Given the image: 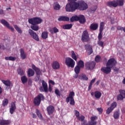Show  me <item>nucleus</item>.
I'll list each match as a JSON object with an SVG mask.
<instances>
[{
  "mask_svg": "<svg viewBox=\"0 0 125 125\" xmlns=\"http://www.w3.org/2000/svg\"><path fill=\"white\" fill-rule=\"evenodd\" d=\"M72 10L70 12H75L76 10L83 11L88 8V5L83 0H79L77 2H74V7L73 6Z\"/></svg>",
  "mask_w": 125,
  "mask_h": 125,
  "instance_id": "1",
  "label": "nucleus"
},
{
  "mask_svg": "<svg viewBox=\"0 0 125 125\" xmlns=\"http://www.w3.org/2000/svg\"><path fill=\"white\" fill-rule=\"evenodd\" d=\"M42 22V20L41 18L34 17L33 18L28 19V23L31 24L30 26L31 29L33 31H39L40 28L39 27V24H41Z\"/></svg>",
  "mask_w": 125,
  "mask_h": 125,
  "instance_id": "2",
  "label": "nucleus"
},
{
  "mask_svg": "<svg viewBox=\"0 0 125 125\" xmlns=\"http://www.w3.org/2000/svg\"><path fill=\"white\" fill-rule=\"evenodd\" d=\"M124 0H120L119 3L116 0L109 1L107 2V5L109 7L116 8L117 6H123L124 5Z\"/></svg>",
  "mask_w": 125,
  "mask_h": 125,
  "instance_id": "3",
  "label": "nucleus"
},
{
  "mask_svg": "<svg viewBox=\"0 0 125 125\" xmlns=\"http://www.w3.org/2000/svg\"><path fill=\"white\" fill-rule=\"evenodd\" d=\"M44 100V96L42 93H40L37 95L33 100V103L35 106H40L41 102Z\"/></svg>",
  "mask_w": 125,
  "mask_h": 125,
  "instance_id": "4",
  "label": "nucleus"
},
{
  "mask_svg": "<svg viewBox=\"0 0 125 125\" xmlns=\"http://www.w3.org/2000/svg\"><path fill=\"white\" fill-rule=\"evenodd\" d=\"M98 119V117L96 116H92L90 118V121L88 122V124L87 123V121L86 120H83L82 123V125H97V121L96 120Z\"/></svg>",
  "mask_w": 125,
  "mask_h": 125,
  "instance_id": "5",
  "label": "nucleus"
},
{
  "mask_svg": "<svg viewBox=\"0 0 125 125\" xmlns=\"http://www.w3.org/2000/svg\"><path fill=\"white\" fill-rule=\"evenodd\" d=\"M77 0H68L69 2H68L66 6H65V11L67 12H71V11L73 9V7H75V2H76Z\"/></svg>",
  "mask_w": 125,
  "mask_h": 125,
  "instance_id": "6",
  "label": "nucleus"
},
{
  "mask_svg": "<svg viewBox=\"0 0 125 125\" xmlns=\"http://www.w3.org/2000/svg\"><path fill=\"white\" fill-rule=\"evenodd\" d=\"M81 40L83 42H88L90 41V38L89 37V34L87 30L83 31L81 37Z\"/></svg>",
  "mask_w": 125,
  "mask_h": 125,
  "instance_id": "7",
  "label": "nucleus"
},
{
  "mask_svg": "<svg viewBox=\"0 0 125 125\" xmlns=\"http://www.w3.org/2000/svg\"><path fill=\"white\" fill-rule=\"evenodd\" d=\"M95 66H96V62L94 61L92 62H87L85 64V67L86 70L92 71L94 68H95Z\"/></svg>",
  "mask_w": 125,
  "mask_h": 125,
  "instance_id": "8",
  "label": "nucleus"
},
{
  "mask_svg": "<svg viewBox=\"0 0 125 125\" xmlns=\"http://www.w3.org/2000/svg\"><path fill=\"white\" fill-rule=\"evenodd\" d=\"M65 64L69 67L74 68V67H75V64H76V62L72 58L67 57L65 58Z\"/></svg>",
  "mask_w": 125,
  "mask_h": 125,
  "instance_id": "9",
  "label": "nucleus"
},
{
  "mask_svg": "<svg viewBox=\"0 0 125 125\" xmlns=\"http://www.w3.org/2000/svg\"><path fill=\"white\" fill-rule=\"evenodd\" d=\"M105 26V23L104 22L102 21L100 23L99 27V33L98 36V41H101L102 40V38H103V35H102V33L103 32V30H104V27Z\"/></svg>",
  "mask_w": 125,
  "mask_h": 125,
  "instance_id": "10",
  "label": "nucleus"
},
{
  "mask_svg": "<svg viewBox=\"0 0 125 125\" xmlns=\"http://www.w3.org/2000/svg\"><path fill=\"white\" fill-rule=\"evenodd\" d=\"M42 86L39 87V90L41 92H47L48 91V86H47V83L44 81V80L42 81Z\"/></svg>",
  "mask_w": 125,
  "mask_h": 125,
  "instance_id": "11",
  "label": "nucleus"
},
{
  "mask_svg": "<svg viewBox=\"0 0 125 125\" xmlns=\"http://www.w3.org/2000/svg\"><path fill=\"white\" fill-rule=\"evenodd\" d=\"M117 61H116L114 58H111L108 60L106 63V66H108V67L112 68L113 67H115Z\"/></svg>",
  "mask_w": 125,
  "mask_h": 125,
  "instance_id": "12",
  "label": "nucleus"
},
{
  "mask_svg": "<svg viewBox=\"0 0 125 125\" xmlns=\"http://www.w3.org/2000/svg\"><path fill=\"white\" fill-rule=\"evenodd\" d=\"M28 32L30 36L32 37V38L34 39V40L37 41V42H40V38H39V36H38L37 35V33L36 32H34L33 30L29 29Z\"/></svg>",
  "mask_w": 125,
  "mask_h": 125,
  "instance_id": "13",
  "label": "nucleus"
},
{
  "mask_svg": "<svg viewBox=\"0 0 125 125\" xmlns=\"http://www.w3.org/2000/svg\"><path fill=\"white\" fill-rule=\"evenodd\" d=\"M0 23L2 24L5 27H6L8 29H9L10 30L12 31V32H13L14 31V28L9 25V23L8 22H7L5 20L2 19L0 21Z\"/></svg>",
  "mask_w": 125,
  "mask_h": 125,
  "instance_id": "14",
  "label": "nucleus"
},
{
  "mask_svg": "<svg viewBox=\"0 0 125 125\" xmlns=\"http://www.w3.org/2000/svg\"><path fill=\"white\" fill-rule=\"evenodd\" d=\"M111 69L112 68L108 66H106V67L104 66L101 68V71H102L103 73H104V74L108 75V74L111 73V71H112Z\"/></svg>",
  "mask_w": 125,
  "mask_h": 125,
  "instance_id": "15",
  "label": "nucleus"
},
{
  "mask_svg": "<svg viewBox=\"0 0 125 125\" xmlns=\"http://www.w3.org/2000/svg\"><path fill=\"white\" fill-rule=\"evenodd\" d=\"M85 49L88 52V55L92 54L93 50L92 49V46L89 44H86L84 45Z\"/></svg>",
  "mask_w": 125,
  "mask_h": 125,
  "instance_id": "16",
  "label": "nucleus"
},
{
  "mask_svg": "<svg viewBox=\"0 0 125 125\" xmlns=\"http://www.w3.org/2000/svg\"><path fill=\"white\" fill-rule=\"evenodd\" d=\"M31 67L32 69L35 71L36 74V76H41V74H42V71H41V69L36 66V65L34 64L31 65Z\"/></svg>",
  "mask_w": 125,
  "mask_h": 125,
  "instance_id": "17",
  "label": "nucleus"
},
{
  "mask_svg": "<svg viewBox=\"0 0 125 125\" xmlns=\"http://www.w3.org/2000/svg\"><path fill=\"white\" fill-rule=\"evenodd\" d=\"M77 21H79L81 24H84L85 23V17L83 15H80L78 16Z\"/></svg>",
  "mask_w": 125,
  "mask_h": 125,
  "instance_id": "18",
  "label": "nucleus"
},
{
  "mask_svg": "<svg viewBox=\"0 0 125 125\" xmlns=\"http://www.w3.org/2000/svg\"><path fill=\"white\" fill-rule=\"evenodd\" d=\"M54 110H55L54 106L52 105H49L47 107L48 115H49V116H50V115H52V114L54 113Z\"/></svg>",
  "mask_w": 125,
  "mask_h": 125,
  "instance_id": "19",
  "label": "nucleus"
},
{
  "mask_svg": "<svg viewBox=\"0 0 125 125\" xmlns=\"http://www.w3.org/2000/svg\"><path fill=\"white\" fill-rule=\"evenodd\" d=\"M99 25L98 23H92L89 26L91 31H96L98 29Z\"/></svg>",
  "mask_w": 125,
  "mask_h": 125,
  "instance_id": "20",
  "label": "nucleus"
},
{
  "mask_svg": "<svg viewBox=\"0 0 125 125\" xmlns=\"http://www.w3.org/2000/svg\"><path fill=\"white\" fill-rule=\"evenodd\" d=\"M52 67L54 70H58L60 68V63L57 61L53 62Z\"/></svg>",
  "mask_w": 125,
  "mask_h": 125,
  "instance_id": "21",
  "label": "nucleus"
},
{
  "mask_svg": "<svg viewBox=\"0 0 125 125\" xmlns=\"http://www.w3.org/2000/svg\"><path fill=\"white\" fill-rule=\"evenodd\" d=\"M20 55H21V59L22 60L26 59V58H27V55H26V53H25V51H24V49L21 48L20 50Z\"/></svg>",
  "mask_w": 125,
  "mask_h": 125,
  "instance_id": "22",
  "label": "nucleus"
},
{
  "mask_svg": "<svg viewBox=\"0 0 125 125\" xmlns=\"http://www.w3.org/2000/svg\"><path fill=\"white\" fill-rule=\"evenodd\" d=\"M11 108H10V113L12 114L14 113L15 111L16 110V105L15 103H12L11 104Z\"/></svg>",
  "mask_w": 125,
  "mask_h": 125,
  "instance_id": "23",
  "label": "nucleus"
},
{
  "mask_svg": "<svg viewBox=\"0 0 125 125\" xmlns=\"http://www.w3.org/2000/svg\"><path fill=\"white\" fill-rule=\"evenodd\" d=\"M74 96H75V92L73 91L70 92L69 96L66 98V102L69 103V102H70V99L74 98Z\"/></svg>",
  "mask_w": 125,
  "mask_h": 125,
  "instance_id": "24",
  "label": "nucleus"
},
{
  "mask_svg": "<svg viewBox=\"0 0 125 125\" xmlns=\"http://www.w3.org/2000/svg\"><path fill=\"white\" fill-rule=\"evenodd\" d=\"M58 21L61 22V21H69L70 19L68 17L66 16H60L58 19Z\"/></svg>",
  "mask_w": 125,
  "mask_h": 125,
  "instance_id": "25",
  "label": "nucleus"
},
{
  "mask_svg": "<svg viewBox=\"0 0 125 125\" xmlns=\"http://www.w3.org/2000/svg\"><path fill=\"white\" fill-rule=\"evenodd\" d=\"M49 32H50L51 35H53L54 33L55 34H56V33H58V32H59V29H58V28L56 27H54L52 28V29L51 28H50L49 29Z\"/></svg>",
  "mask_w": 125,
  "mask_h": 125,
  "instance_id": "26",
  "label": "nucleus"
},
{
  "mask_svg": "<svg viewBox=\"0 0 125 125\" xmlns=\"http://www.w3.org/2000/svg\"><path fill=\"white\" fill-rule=\"evenodd\" d=\"M41 37L43 40H46L48 38V32L47 31L42 32Z\"/></svg>",
  "mask_w": 125,
  "mask_h": 125,
  "instance_id": "27",
  "label": "nucleus"
},
{
  "mask_svg": "<svg viewBox=\"0 0 125 125\" xmlns=\"http://www.w3.org/2000/svg\"><path fill=\"white\" fill-rule=\"evenodd\" d=\"M72 27H73V24H66L62 25V29H63V30H70Z\"/></svg>",
  "mask_w": 125,
  "mask_h": 125,
  "instance_id": "28",
  "label": "nucleus"
},
{
  "mask_svg": "<svg viewBox=\"0 0 125 125\" xmlns=\"http://www.w3.org/2000/svg\"><path fill=\"white\" fill-rule=\"evenodd\" d=\"M27 75L29 78L33 77L35 75V71L33 70L31 68H29L27 71Z\"/></svg>",
  "mask_w": 125,
  "mask_h": 125,
  "instance_id": "29",
  "label": "nucleus"
},
{
  "mask_svg": "<svg viewBox=\"0 0 125 125\" xmlns=\"http://www.w3.org/2000/svg\"><path fill=\"white\" fill-rule=\"evenodd\" d=\"M94 95L95 98H97V99H99L100 97H101L102 94L99 91H96L94 92Z\"/></svg>",
  "mask_w": 125,
  "mask_h": 125,
  "instance_id": "30",
  "label": "nucleus"
},
{
  "mask_svg": "<svg viewBox=\"0 0 125 125\" xmlns=\"http://www.w3.org/2000/svg\"><path fill=\"white\" fill-rule=\"evenodd\" d=\"M21 81L22 83L23 84H25V83H27V82H28V78L25 75H24L23 76H22L21 78Z\"/></svg>",
  "mask_w": 125,
  "mask_h": 125,
  "instance_id": "31",
  "label": "nucleus"
},
{
  "mask_svg": "<svg viewBox=\"0 0 125 125\" xmlns=\"http://www.w3.org/2000/svg\"><path fill=\"white\" fill-rule=\"evenodd\" d=\"M10 124V121L8 120H0V125H8Z\"/></svg>",
  "mask_w": 125,
  "mask_h": 125,
  "instance_id": "32",
  "label": "nucleus"
},
{
  "mask_svg": "<svg viewBox=\"0 0 125 125\" xmlns=\"http://www.w3.org/2000/svg\"><path fill=\"white\" fill-rule=\"evenodd\" d=\"M95 81H96V78H94L90 82V83L88 88V91H89L91 89V88L92 87V84H93V83L95 82Z\"/></svg>",
  "mask_w": 125,
  "mask_h": 125,
  "instance_id": "33",
  "label": "nucleus"
},
{
  "mask_svg": "<svg viewBox=\"0 0 125 125\" xmlns=\"http://www.w3.org/2000/svg\"><path fill=\"white\" fill-rule=\"evenodd\" d=\"M79 80H83V81H88V78L86 77L85 74H82L81 76H79Z\"/></svg>",
  "mask_w": 125,
  "mask_h": 125,
  "instance_id": "34",
  "label": "nucleus"
},
{
  "mask_svg": "<svg viewBox=\"0 0 125 125\" xmlns=\"http://www.w3.org/2000/svg\"><path fill=\"white\" fill-rule=\"evenodd\" d=\"M1 82L6 86H10L11 85V82L9 80H1Z\"/></svg>",
  "mask_w": 125,
  "mask_h": 125,
  "instance_id": "35",
  "label": "nucleus"
},
{
  "mask_svg": "<svg viewBox=\"0 0 125 125\" xmlns=\"http://www.w3.org/2000/svg\"><path fill=\"white\" fill-rule=\"evenodd\" d=\"M5 59L8 61H15L16 60V57L10 56L5 57Z\"/></svg>",
  "mask_w": 125,
  "mask_h": 125,
  "instance_id": "36",
  "label": "nucleus"
},
{
  "mask_svg": "<svg viewBox=\"0 0 125 125\" xmlns=\"http://www.w3.org/2000/svg\"><path fill=\"white\" fill-rule=\"evenodd\" d=\"M95 61L97 63H99L100 62H102V58H101V57L100 56L97 55L95 57Z\"/></svg>",
  "mask_w": 125,
  "mask_h": 125,
  "instance_id": "37",
  "label": "nucleus"
},
{
  "mask_svg": "<svg viewBox=\"0 0 125 125\" xmlns=\"http://www.w3.org/2000/svg\"><path fill=\"white\" fill-rule=\"evenodd\" d=\"M77 66L80 68H83L84 67V62H83V61L80 60L77 63Z\"/></svg>",
  "mask_w": 125,
  "mask_h": 125,
  "instance_id": "38",
  "label": "nucleus"
},
{
  "mask_svg": "<svg viewBox=\"0 0 125 125\" xmlns=\"http://www.w3.org/2000/svg\"><path fill=\"white\" fill-rule=\"evenodd\" d=\"M14 28L15 30L19 33V34H22L23 33V31H22V29L20 28L17 25H14Z\"/></svg>",
  "mask_w": 125,
  "mask_h": 125,
  "instance_id": "39",
  "label": "nucleus"
},
{
  "mask_svg": "<svg viewBox=\"0 0 125 125\" xmlns=\"http://www.w3.org/2000/svg\"><path fill=\"white\" fill-rule=\"evenodd\" d=\"M36 115H37V116H38V118H39V119L40 120H42V114H41V111H40V110H39V109L36 110Z\"/></svg>",
  "mask_w": 125,
  "mask_h": 125,
  "instance_id": "40",
  "label": "nucleus"
},
{
  "mask_svg": "<svg viewBox=\"0 0 125 125\" xmlns=\"http://www.w3.org/2000/svg\"><path fill=\"white\" fill-rule=\"evenodd\" d=\"M17 72L20 76H24V71L23 70V69H22V68H19L17 69Z\"/></svg>",
  "mask_w": 125,
  "mask_h": 125,
  "instance_id": "41",
  "label": "nucleus"
},
{
  "mask_svg": "<svg viewBox=\"0 0 125 125\" xmlns=\"http://www.w3.org/2000/svg\"><path fill=\"white\" fill-rule=\"evenodd\" d=\"M71 57L75 61H77L78 58H77V55H76V54L75 53V51H71Z\"/></svg>",
  "mask_w": 125,
  "mask_h": 125,
  "instance_id": "42",
  "label": "nucleus"
},
{
  "mask_svg": "<svg viewBox=\"0 0 125 125\" xmlns=\"http://www.w3.org/2000/svg\"><path fill=\"white\" fill-rule=\"evenodd\" d=\"M74 71L76 74H80V71H81V67L79 65H76L74 68Z\"/></svg>",
  "mask_w": 125,
  "mask_h": 125,
  "instance_id": "43",
  "label": "nucleus"
},
{
  "mask_svg": "<svg viewBox=\"0 0 125 125\" xmlns=\"http://www.w3.org/2000/svg\"><path fill=\"white\" fill-rule=\"evenodd\" d=\"M54 9L55 10H59L60 9V5L58 3H55L54 5Z\"/></svg>",
  "mask_w": 125,
  "mask_h": 125,
  "instance_id": "44",
  "label": "nucleus"
},
{
  "mask_svg": "<svg viewBox=\"0 0 125 125\" xmlns=\"http://www.w3.org/2000/svg\"><path fill=\"white\" fill-rule=\"evenodd\" d=\"M7 104H8V100L7 99H4L2 103L3 107H5V106H7Z\"/></svg>",
  "mask_w": 125,
  "mask_h": 125,
  "instance_id": "45",
  "label": "nucleus"
},
{
  "mask_svg": "<svg viewBox=\"0 0 125 125\" xmlns=\"http://www.w3.org/2000/svg\"><path fill=\"white\" fill-rule=\"evenodd\" d=\"M117 106H118V104H117V102H114L113 103H112L111 104L110 107L114 110V109H115V108H116V107H117Z\"/></svg>",
  "mask_w": 125,
  "mask_h": 125,
  "instance_id": "46",
  "label": "nucleus"
},
{
  "mask_svg": "<svg viewBox=\"0 0 125 125\" xmlns=\"http://www.w3.org/2000/svg\"><path fill=\"white\" fill-rule=\"evenodd\" d=\"M113 117L114 118V119H115V120H117V119H119V118L120 117V114H119L118 111H115L114 112Z\"/></svg>",
  "mask_w": 125,
  "mask_h": 125,
  "instance_id": "47",
  "label": "nucleus"
},
{
  "mask_svg": "<svg viewBox=\"0 0 125 125\" xmlns=\"http://www.w3.org/2000/svg\"><path fill=\"white\" fill-rule=\"evenodd\" d=\"M119 92L120 94L124 97V98H125V90L120 89L119 90Z\"/></svg>",
  "mask_w": 125,
  "mask_h": 125,
  "instance_id": "48",
  "label": "nucleus"
},
{
  "mask_svg": "<svg viewBox=\"0 0 125 125\" xmlns=\"http://www.w3.org/2000/svg\"><path fill=\"white\" fill-rule=\"evenodd\" d=\"M70 22H74V21H78V16H73L70 19Z\"/></svg>",
  "mask_w": 125,
  "mask_h": 125,
  "instance_id": "49",
  "label": "nucleus"
},
{
  "mask_svg": "<svg viewBox=\"0 0 125 125\" xmlns=\"http://www.w3.org/2000/svg\"><path fill=\"white\" fill-rule=\"evenodd\" d=\"M125 99V98H124L121 95V94H119V95H117V99L118 101H122V100H124V99Z\"/></svg>",
  "mask_w": 125,
  "mask_h": 125,
  "instance_id": "50",
  "label": "nucleus"
},
{
  "mask_svg": "<svg viewBox=\"0 0 125 125\" xmlns=\"http://www.w3.org/2000/svg\"><path fill=\"white\" fill-rule=\"evenodd\" d=\"M55 93L57 96H61V93H60V91L58 89H56L55 90Z\"/></svg>",
  "mask_w": 125,
  "mask_h": 125,
  "instance_id": "51",
  "label": "nucleus"
},
{
  "mask_svg": "<svg viewBox=\"0 0 125 125\" xmlns=\"http://www.w3.org/2000/svg\"><path fill=\"white\" fill-rule=\"evenodd\" d=\"M98 45H99V46H101L102 47H103V45L104 44V42L101 40H98Z\"/></svg>",
  "mask_w": 125,
  "mask_h": 125,
  "instance_id": "52",
  "label": "nucleus"
},
{
  "mask_svg": "<svg viewBox=\"0 0 125 125\" xmlns=\"http://www.w3.org/2000/svg\"><path fill=\"white\" fill-rule=\"evenodd\" d=\"M70 101L69 103L70 105L74 106L75 102V100L74 99V98L70 99Z\"/></svg>",
  "mask_w": 125,
  "mask_h": 125,
  "instance_id": "53",
  "label": "nucleus"
},
{
  "mask_svg": "<svg viewBox=\"0 0 125 125\" xmlns=\"http://www.w3.org/2000/svg\"><path fill=\"white\" fill-rule=\"evenodd\" d=\"M113 110V109H112L110 107H108L106 110V114H107V115H109V114H110L111 112H112Z\"/></svg>",
  "mask_w": 125,
  "mask_h": 125,
  "instance_id": "54",
  "label": "nucleus"
},
{
  "mask_svg": "<svg viewBox=\"0 0 125 125\" xmlns=\"http://www.w3.org/2000/svg\"><path fill=\"white\" fill-rule=\"evenodd\" d=\"M79 121H81V122H83L84 120L85 117L83 116V115H82L81 116H79V117L77 118Z\"/></svg>",
  "mask_w": 125,
  "mask_h": 125,
  "instance_id": "55",
  "label": "nucleus"
},
{
  "mask_svg": "<svg viewBox=\"0 0 125 125\" xmlns=\"http://www.w3.org/2000/svg\"><path fill=\"white\" fill-rule=\"evenodd\" d=\"M117 29L118 31H124V32H125V27H122V26H118V27H117Z\"/></svg>",
  "mask_w": 125,
  "mask_h": 125,
  "instance_id": "56",
  "label": "nucleus"
},
{
  "mask_svg": "<svg viewBox=\"0 0 125 125\" xmlns=\"http://www.w3.org/2000/svg\"><path fill=\"white\" fill-rule=\"evenodd\" d=\"M97 110L99 112L100 115H101V114H102V113H103V109L101 107L97 108Z\"/></svg>",
  "mask_w": 125,
  "mask_h": 125,
  "instance_id": "57",
  "label": "nucleus"
},
{
  "mask_svg": "<svg viewBox=\"0 0 125 125\" xmlns=\"http://www.w3.org/2000/svg\"><path fill=\"white\" fill-rule=\"evenodd\" d=\"M41 76L40 75H37L36 77L34 78L35 82H39L40 81V78Z\"/></svg>",
  "mask_w": 125,
  "mask_h": 125,
  "instance_id": "58",
  "label": "nucleus"
},
{
  "mask_svg": "<svg viewBox=\"0 0 125 125\" xmlns=\"http://www.w3.org/2000/svg\"><path fill=\"white\" fill-rule=\"evenodd\" d=\"M75 116H76V118H77L79 117H80V112H79V111L75 110Z\"/></svg>",
  "mask_w": 125,
  "mask_h": 125,
  "instance_id": "59",
  "label": "nucleus"
},
{
  "mask_svg": "<svg viewBox=\"0 0 125 125\" xmlns=\"http://www.w3.org/2000/svg\"><path fill=\"white\" fill-rule=\"evenodd\" d=\"M96 9H97V6H93L92 8H91V10L92 11H96Z\"/></svg>",
  "mask_w": 125,
  "mask_h": 125,
  "instance_id": "60",
  "label": "nucleus"
},
{
  "mask_svg": "<svg viewBox=\"0 0 125 125\" xmlns=\"http://www.w3.org/2000/svg\"><path fill=\"white\" fill-rule=\"evenodd\" d=\"M49 84H52V85H54V84H55V82L52 80H49Z\"/></svg>",
  "mask_w": 125,
  "mask_h": 125,
  "instance_id": "61",
  "label": "nucleus"
},
{
  "mask_svg": "<svg viewBox=\"0 0 125 125\" xmlns=\"http://www.w3.org/2000/svg\"><path fill=\"white\" fill-rule=\"evenodd\" d=\"M49 92H51L52 91V88L51 87V85L49 84Z\"/></svg>",
  "mask_w": 125,
  "mask_h": 125,
  "instance_id": "62",
  "label": "nucleus"
},
{
  "mask_svg": "<svg viewBox=\"0 0 125 125\" xmlns=\"http://www.w3.org/2000/svg\"><path fill=\"white\" fill-rule=\"evenodd\" d=\"M3 14H4V12L2 9L0 10V15H3Z\"/></svg>",
  "mask_w": 125,
  "mask_h": 125,
  "instance_id": "63",
  "label": "nucleus"
},
{
  "mask_svg": "<svg viewBox=\"0 0 125 125\" xmlns=\"http://www.w3.org/2000/svg\"><path fill=\"white\" fill-rule=\"evenodd\" d=\"M32 118H33V119H37V115L35 113H32Z\"/></svg>",
  "mask_w": 125,
  "mask_h": 125,
  "instance_id": "64",
  "label": "nucleus"
}]
</instances>
